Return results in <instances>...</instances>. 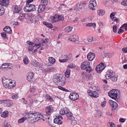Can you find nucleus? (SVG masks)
<instances>
[{
    "label": "nucleus",
    "mask_w": 127,
    "mask_h": 127,
    "mask_svg": "<svg viewBox=\"0 0 127 127\" xmlns=\"http://www.w3.org/2000/svg\"><path fill=\"white\" fill-rule=\"evenodd\" d=\"M53 81L54 83L56 84H58V83H61L62 86H65V84L67 83V79L63 76H61L60 74H55L53 78Z\"/></svg>",
    "instance_id": "obj_1"
},
{
    "label": "nucleus",
    "mask_w": 127,
    "mask_h": 127,
    "mask_svg": "<svg viewBox=\"0 0 127 127\" xmlns=\"http://www.w3.org/2000/svg\"><path fill=\"white\" fill-rule=\"evenodd\" d=\"M2 82L3 87L7 89H12V88H14V87L16 86V83H15V81L12 80L11 79H2Z\"/></svg>",
    "instance_id": "obj_2"
},
{
    "label": "nucleus",
    "mask_w": 127,
    "mask_h": 127,
    "mask_svg": "<svg viewBox=\"0 0 127 127\" xmlns=\"http://www.w3.org/2000/svg\"><path fill=\"white\" fill-rule=\"evenodd\" d=\"M87 5V2L85 1H80L74 7V10L75 11H78L80 10H82L83 8H85V7Z\"/></svg>",
    "instance_id": "obj_3"
},
{
    "label": "nucleus",
    "mask_w": 127,
    "mask_h": 127,
    "mask_svg": "<svg viewBox=\"0 0 127 127\" xmlns=\"http://www.w3.org/2000/svg\"><path fill=\"white\" fill-rule=\"evenodd\" d=\"M25 12H31L36 10V6L33 4H27L23 8Z\"/></svg>",
    "instance_id": "obj_4"
},
{
    "label": "nucleus",
    "mask_w": 127,
    "mask_h": 127,
    "mask_svg": "<svg viewBox=\"0 0 127 127\" xmlns=\"http://www.w3.org/2000/svg\"><path fill=\"white\" fill-rule=\"evenodd\" d=\"M25 116L27 117L28 119L31 120L32 123H36L37 120L36 117V112L32 113V112H28L26 113Z\"/></svg>",
    "instance_id": "obj_5"
},
{
    "label": "nucleus",
    "mask_w": 127,
    "mask_h": 127,
    "mask_svg": "<svg viewBox=\"0 0 127 127\" xmlns=\"http://www.w3.org/2000/svg\"><path fill=\"white\" fill-rule=\"evenodd\" d=\"M119 94H120V91L118 89H113L108 92L109 97L114 100H116L118 98Z\"/></svg>",
    "instance_id": "obj_6"
},
{
    "label": "nucleus",
    "mask_w": 127,
    "mask_h": 127,
    "mask_svg": "<svg viewBox=\"0 0 127 127\" xmlns=\"http://www.w3.org/2000/svg\"><path fill=\"white\" fill-rule=\"evenodd\" d=\"M88 7L90 10H96L98 7L97 1H96V0H91L89 1Z\"/></svg>",
    "instance_id": "obj_7"
},
{
    "label": "nucleus",
    "mask_w": 127,
    "mask_h": 127,
    "mask_svg": "<svg viewBox=\"0 0 127 127\" xmlns=\"http://www.w3.org/2000/svg\"><path fill=\"white\" fill-rule=\"evenodd\" d=\"M45 112L46 116H50L51 114L54 112V107H52V105L47 106L45 108Z\"/></svg>",
    "instance_id": "obj_8"
},
{
    "label": "nucleus",
    "mask_w": 127,
    "mask_h": 127,
    "mask_svg": "<svg viewBox=\"0 0 127 127\" xmlns=\"http://www.w3.org/2000/svg\"><path fill=\"white\" fill-rule=\"evenodd\" d=\"M27 80L29 82H32L34 80V77H35L34 72L33 71H29L27 73L26 75Z\"/></svg>",
    "instance_id": "obj_9"
},
{
    "label": "nucleus",
    "mask_w": 127,
    "mask_h": 127,
    "mask_svg": "<svg viewBox=\"0 0 127 127\" xmlns=\"http://www.w3.org/2000/svg\"><path fill=\"white\" fill-rule=\"evenodd\" d=\"M72 53H70L68 55H64V57H65V59H64L63 60L60 59L59 62L60 63H64V62H67L69 60H71V58H72Z\"/></svg>",
    "instance_id": "obj_10"
},
{
    "label": "nucleus",
    "mask_w": 127,
    "mask_h": 127,
    "mask_svg": "<svg viewBox=\"0 0 127 127\" xmlns=\"http://www.w3.org/2000/svg\"><path fill=\"white\" fill-rule=\"evenodd\" d=\"M106 68V66H105V64L104 63H102L99 65H97L96 67V70L97 72L98 73H102L103 71V70Z\"/></svg>",
    "instance_id": "obj_11"
},
{
    "label": "nucleus",
    "mask_w": 127,
    "mask_h": 127,
    "mask_svg": "<svg viewBox=\"0 0 127 127\" xmlns=\"http://www.w3.org/2000/svg\"><path fill=\"white\" fill-rule=\"evenodd\" d=\"M32 65L33 67H36L37 68L40 69V70H43V65L36 61H33L32 62Z\"/></svg>",
    "instance_id": "obj_12"
},
{
    "label": "nucleus",
    "mask_w": 127,
    "mask_h": 127,
    "mask_svg": "<svg viewBox=\"0 0 127 127\" xmlns=\"http://www.w3.org/2000/svg\"><path fill=\"white\" fill-rule=\"evenodd\" d=\"M61 120H63L62 116L59 115L58 116H57V117L54 120V123L59 125V126H60L63 124V122L61 121Z\"/></svg>",
    "instance_id": "obj_13"
},
{
    "label": "nucleus",
    "mask_w": 127,
    "mask_h": 127,
    "mask_svg": "<svg viewBox=\"0 0 127 127\" xmlns=\"http://www.w3.org/2000/svg\"><path fill=\"white\" fill-rule=\"evenodd\" d=\"M69 99L71 100V101H76V100L79 99V94L77 93H70L69 95Z\"/></svg>",
    "instance_id": "obj_14"
},
{
    "label": "nucleus",
    "mask_w": 127,
    "mask_h": 127,
    "mask_svg": "<svg viewBox=\"0 0 127 127\" xmlns=\"http://www.w3.org/2000/svg\"><path fill=\"white\" fill-rule=\"evenodd\" d=\"M91 65L90 62L88 61H85L84 62L81 63V65L80 66L81 69L82 70H85L87 67H89Z\"/></svg>",
    "instance_id": "obj_15"
},
{
    "label": "nucleus",
    "mask_w": 127,
    "mask_h": 127,
    "mask_svg": "<svg viewBox=\"0 0 127 127\" xmlns=\"http://www.w3.org/2000/svg\"><path fill=\"white\" fill-rule=\"evenodd\" d=\"M87 92L90 97H93V98H98L99 97V94L96 91L88 90Z\"/></svg>",
    "instance_id": "obj_16"
},
{
    "label": "nucleus",
    "mask_w": 127,
    "mask_h": 127,
    "mask_svg": "<svg viewBox=\"0 0 127 127\" xmlns=\"http://www.w3.org/2000/svg\"><path fill=\"white\" fill-rule=\"evenodd\" d=\"M109 104L112 108V109L113 110L118 109L119 106H118V103H117V102L113 101V100H109Z\"/></svg>",
    "instance_id": "obj_17"
},
{
    "label": "nucleus",
    "mask_w": 127,
    "mask_h": 127,
    "mask_svg": "<svg viewBox=\"0 0 127 127\" xmlns=\"http://www.w3.org/2000/svg\"><path fill=\"white\" fill-rule=\"evenodd\" d=\"M70 113V110H69V109L65 107L63 109H61L60 110V115H65L66 114V116H67L68 114Z\"/></svg>",
    "instance_id": "obj_18"
},
{
    "label": "nucleus",
    "mask_w": 127,
    "mask_h": 127,
    "mask_svg": "<svg viewBox=\"0 0 127 127\" xmlns=\"http://www.w3.org/2000/svg\"><path fill=\"white\" fill-rule=\"evenodd\" d=\"M50 20H51L52 23L58 22V14H55L54 15L51 16L50 17Z\"/></svg>",
    "instance_id": "obj_19"
},
{
    "label": "nucleus",
    "mask_w": 127,
    "mask_h": 127,
    "mask_svg": "<svg viewBox=\"0 0 127 127\" xmlns=\"http://www.w3.org/2000/svg\"><path fill=\"white\" fill-rule=\"evenodd\" d=\"M96 57V55L94 53L92 52H89L87 56V58L89 61H93Z\"/></svg>",
    "instance_id": "obj_20"
},
{
    "label": "nucleus",
    "mask_w": 127,
    "mask_h": 127,
    "mask_svg": "<svg viewBox=\"0 0 127 127\" xmlns=\"http://www.w3.org/2000/svg\"><path fill=\"white\" fill-rule=\"evenodd\" d=\"M69 41H72L73 42H76V41H79V36L76 35H71L68 38Z\"/></svg>",
    "instance_id": "obj_21"
},
{
    "label": "nucleus",
    "mask_w": 127,
    "mask_h": 127,
    "mask_svg": "<svg viewBox=\"0 0 127 127\" xmlns=\"http://www.w3.org/2000/svg\"><path fill=\"white\" fill-rule=\"evenodd\" d=\"M36 114L37 117V118H36V121H37V122H38V121H39L40 120H43V121H45V117H46V115L43 116L38 112H36Z\"/></svg>",
    "instance_id": "obj_22"
},
{
    "label": "nucleus",
    "mask_w": 127,
    "mask_h": 127,
    "mask_svg": "<svg viewBox=\"0 0 127 127\" xmlns=\"http://www.w3.org/2000/svg\"><path fill=\"white\" fill-rule=\"evenodd\" d=\"M27 44H28V45H30V46H35V47L36 48H37V49H39V48H40V47H41V44L39 43V44H35V43H33L32 42H30L29 41H28L27 42Z\"/></svg>",
    "instance_id": "obj_23"
},
{
    "label": "nucleus",
    "mask_w": 127,
    "mask_h": 127,
    "mask_svg": "<svg viewBox=\"0 0 127 127\" xmlns=\"http://www.w3.org/2000/svg\"><path fill=\"white\" fill-rule=\"evenodd\" d=\"M12 9L14 13H19V12L21 11V8L15 5L12 6Z\"/></svg>",
    "instance_id": "obj_24"
},
{
    "label": "nucleus",
    "mask_w": 127,
    "mask_h": 127,
    "mask_svg": "<svg viewBox=\"0 0 127 127\" xmlns=\"http://www.w3.org/2000/svg\"><path fill=\"white\" fill-rule=\"evenodd\" d=\"M46 8V6L45 5H42L40 4L39 5L38 8V12L39 13H41V12H43L44 10H45Z\"/></svg>",
    "instance_id": "obj_25"
},
{
    "label": "nucleus",
    "mask_w": 127,
    "mask_h": 127,
    "mask_svg": "<svg viewBox=\"0 0 127 127\" xmlns=\"http://www.w3.org/2000/svg\"><path fill=\"white\" fill-rule=\"evenodd\" d=\"M8 4V0H0V5L6 6Z\"/></svg>",
    "instance_id": "obj_26"
},
{
    "label": "nucleus",
    "mask_w": 127,
    "mask_h": 127,
    "mask_svg": "<svg viewBox=\"0 0 127 127\" xmlns=\"http://www.w3.org/2000/svg\"><path fill=\"white\" fill-rule=\"evenodd\" d=\"M3 31H5V32L6 33H8V34H11L12 32L11 29L8 26H6L5 28H4Z\"/></svg>",
    "instance_id": "obj_27"
},
{
    "label": "nucleus",
    "mask_w": 127,
    "mask_h": 127,
    "mask_svg": "<svg viewBox=\"0 0 127 127\" xmlns=\"http://www.w3.org/2000/svg\"><path fill=\"white\" fill-rule=\"evenodd\" d=\"M105 13H106V12L102 9H100L97 11V14L99 16H103L105 15Z\"/></svg>",
    "instance_id": "obj_28"
},
{
    "label": "nucleus",
    "mask_w": 127,
    "mask_h": 127,
    "mask_svg": "<svg viewBox=\"0 0 127 127\" xmlns=\"http://www.w3.org/2000/svg\"><path fill=\"white\" fill-rule=\"evenodd\" d=\"M45 99L47 100L48 101H49L50 102H53V98L50 96L49 94H46L44 96Z\"/></svg>",
    "instance_id": "obj_29"
},
{
    "label": "nucleus",
    "mask_w": 127,
    "mask_h": 127,
    "mask_svg": "<svg viewBox=\"0 0 127 127\" xmlns=\"http://www.w3.org/2000/svg\"><path fill=\"white\" fill-rule=\"evenodd\" d=\"M9 66H10V63L4 64L0 66V67L1 68V69H10V67H9Z\"/></svg>",
    "instance_id": "obj_30"
},
{
    "label": "nucleus",
    "mask_w": 127,
    "mask_h": 127,
    "mask_svg": "<svg viewBox=\"0 0 127 127\" xmlns=\"http://www.w3.org/2000/svg\"><path fill=\"white\" fill-rule=\"evenodd\" d=\"M43 24H44V25H46L48 28H52L53 27V25L52 24L48 23L47 22L44 21L43 22Z\"/></svg>",
    "instance_id": "obj_31"
},
{
    "label": "nucleus",
    "mask_w": 127,
    "mask_h": 127,
    "mask_svg": "<svg viewBox=\"0 0 127 127\" xmlns=\"http://www.w3.org/2000/svg\"><path fill=\"white\" fill-rule=\"evenodd\" d=\"M72 29L73 27L68 26L64 28V31H65V32H67L68 33H69V32H71V31H72Z\"/></svg>",
    "instance_id": "obj_32"
},
{
    "label": "nucleus",
    "mask_w": 127,
    "mask_h": 127,
    "mask_svg": "<svg viewBox=\"0 0 127 127\" xmlns=\"http://www.w3.org/2000/svg\"><path fill=\"white\" fill-rule=\"evenodd\" d=\"M67 117L68 118V120H70V121H73V120H75V117L72 115V113L69 112L68 114H67Z\"/></svg>",
    "instance_id": "obj_33"
},
{
    "label": "nucleus",
    "mask_w": 127,
    "mask_h": 127,
    "mask_svg": "<svg viewBox=\"0 0 127 127\" xmlns=\"http://www.w3.org/2000/svg\"><path fill=\"white\" fill-rule=\"evenodd\" d=\"M1 118H7L8 117V111H5L1 114Z\"/></svg>",
    "instance_id": "obj_34"
},
{
    "label": "nucleus",
    "mask_w": 127,
    "mask_h": 127,
    "mask_svg": "<svg viewBox=\"0 0 127 127\" xmlns=\"http://www.w3.org/2000/svg\"><path fill=\"white\" fill-rule=\"evenodd\" d=\"M70 74H71V70L70 69H67L65 72V76L66 78H69V77H70Z\"/></svg>",
    "instance_id": "obj_35"
},
{
    "label": "nucleus",
    "mask_w": 127,
    "mask_h": 127,
    "mask_svg": "<svg viewBox=\"0 0 127 127\" xmlns=\"http://www.w3.org/2000/svg\"><path fill=\"white\" fill-rule=\"evenodd\" d=\"M64 19V16L58 14V22H59V21H63Z\"/></svg>",
    "instance_id": "obj_36"
},
{
    "label": "nucleus",
    "mask_w": 127,
    "mask_h": 127,
    "mask_svg": "<svg viewBox=\"0 0 127 127\" xmlns=\"http://www.w3.org/2000/svg\"><path fill=\"white\" fill-rule=\"evenodd\" d=\"M4 8L3 6H0V16H2L4 14Z\"/></svg>",
    "instance_id": "obj_37"
},
{
    "label": "nucleus",
    "mask_w": 127,
    "mask_h": 127,
    "mask_svg": "<svg viewBox=\"0 0 127 127\" xmlns=\"http://www.w3.org/2000/svg\"><path fill=\"white\" fill-rule=\"evenodd\" d=\"M86 26L93 27V28H96V23H86Z\"/></svg>",
    "instance_id": "obj_38"
},
{
    "label": "nucleus",
    "mask_w": 127,
    "mask_h": 127,
    "mask_svg": "<svg viewBox=\"0 0 127 127\" xmlns=\"http://www.w3.org/2000/svg\"><path fill=\"white\" fill-rule=\"evenodd\" d=\"M27 119V118H26V117L21 118V119H20L18 120V124H22V123H24V122H25V121Z\"/></svg>",
    "instance_id": "obj_39"
},
{
    "label": "nucleus",
    "mask_w": 127,
    "mask_h": 127,
    "mask_svg": "<svg viewBox=\"0 0 127 127\" xmlns=\"http://www.w3.org/2000/svg\"><path fill=\"white\" fill-rule=\"evenodd\" d=\"M111 80L112 82H117V81H118V76H116V75L113 74V75L111 76Z\"/></svg>",
    "instance_id": "obj_40"
},
{
    "label": "nucleus",
    "mask_w": 127,
    "mask_h": 127,
    "mask_svg": "<svg viewBox=\"0 0 127 127\" xmlns=\"http://www.w3.org/2000/svg\"><path fill=\"white\" fill-rule=\"evenodd\" d=\"M49 61L51 63V64H54L56 60L53 57H49Z\"/></svg>",
    "instance_id": "obj_41"
},
{
    "label": "nucleus",
    "mask_w": 127,
    "mask_h": 127,
    "mask_svg": "<svg viewBox=\"0 0 127 127\" xmlns=\"http://www.w3.org/2000/svg\"><path fill=\"white\" fill-rule=\"evenodd\" d=\"M93 89H95V91H97V92H97L98 94V96H99V95H100V94L102 93V90H101V89H100V87L98 86L93 87Z\"/></svg>",
    "instance_id": "obj_42"
},
{
    "label": "nucleus",
    "mask_w": 127,
    "mask_h": 127,
    "mask_svg": "<svg viewBox=\"0 0 127 127\" xmlns=\"http://www.w3.org/2000/svg\"><path fill=\"white\" fill-rule=\"evenodd\" d=\"M85 70H86L87 73H91L93 71V69H92V67L90 65L85 68Z\"/></svg>",
    "instance_id": "obj_43"
},
{
    "label": "nucleus",
    "mask_w": 127,
    "mask_h": 127,
    "mask_svg": "<svg viewBox=\"0 0 127 127\" xmlns=\"http://www.w3.org/2000/svg\"><path fill=\"white\" fill-rule=\"evenodd\" d=\"M12 104V101L9 99H6V105L7 107H10Z\"/></svg>",
    "instance_id": "obj_44"
},
{
    "label": "nucleus",
    "mask_w": 127,
    "mask_h": 127,
    "mask_svg": "<svg viewBox=\"0 0 127 127\" xmlns=\"http://www.w3.org/2000/svg\"><path fill=\"white\" fill-rule=\"evenodd\" d=\"M23 62L24 64L26 65H27L28 63H29V61H28V58H27V56H25L23 59Z\"/></svg>",
    "instance_id": "obj_45"
},
{
    "label": "nucleus",
    "mask_w": 127,
    "mask_h": 127,
    "mask_svg": "<svg viewBox=\"0 0 127 127\" xmlns=\"http://www.w3.org/2000/svg\"><path fill=\"white\" fill-rule=\"evenodd\" d=\"M58 89H59V90H61L62 91H64V92H69L68 89H66L62 86H58Z\"/></svg>",
    "instance_id": "obj_46"
},
{
    "label": "nucleus",
    "mask_w": 127,
    "mask_h": 127,
    "mask_svg": "<svg viewBox=\"0 0 127 127\" xmlns=\"http://www.w3.org/2000/svg\"><path fill=\"white\" fill-rule=\"evenodd\" d=\"M24 17H25V14L21 13H20L18 18L19 19H20L21 20L22 19H24Z\"/></svg>",
    "instance_id": "obj_47"
},
{
    "label": "nucleus",
    "mask_w": 127,
    "mask_h": 127,
    "mask_svg": "<svg viewBox=\"0 0 127 127\" xmlns=\"http://www.w3.org/2000/svg\"><path fill=\"white\" fill-rule=\"evenodd\" d=\"M78 122L75 119H73V120H71V124L72 126H76L77 125Z\"/></svg>",
    "instance_id": "obj_48"
},
{
    "label": "nucleus",
    "mask_w": 127,
    "mask_h": 127,
    "mask_svg": "<svg viewBox=\"0 0 127 127\" xmlns=\"http://www.w3.org/2000/svg\"><path fill=\"white\" fill-rule=\"evenodd\" d=\"M87 41L88 42H94V38L92 36H89L87 38Z\"/></svg>",
    "instance_id": "obj_49"
},
{
    "label": "nucleus",
    "mask_w": 127,
    "mask_h": 127,
    "mask_svg": "<svg viewBox=\"0 0 127 127\" xmlns=\"http://www.w3.org/2000/svg\"><path fill=\"white\" fill-rule=\"evenodd\" d=\"M0 104L1 105H2L3 106H4L6 104V100H0Z\"/></svg>",
    "instance_id": "obj_50"
},
{
    "label": "nucleus",
    "mask_w": 127,
    "mask_h": 127,
    "mask_svg": "<svg viewBox=\"0 0 127 127\" xmlns=\"http://www.w3.org/2000/svg\"><path fill=\"white\" fill-rule=\"evenodd\" d=\"M112 76L113 75H112L111 74H109V73H107L106 74L105 77H106V79H107V80H109V79L112 78Z\"/></svg>",
    "instance_id": "obj_51"
},
{
    "label": "nucleus",
    "mask_w": 127,
    "mask_h": 127,
    "mask_svg": "<svg viewBox=\"0 0 127 127\" xmlns=\"http://www.w3.org/2000/svg\"><path fill=\"white\" fill-rule=\"evenodd\" d=\"M34 47H35V46H29V47H28V51H29V52H31V51H32V50L34 49Z\"/></svg>",
    "instance_id": "obj_52"
},
{
    "label": "nucleus",
    "mask_w": 127,
    "mask_h": 127,
    "mask_svg": "<svg viewBox=\"0 0 127 127\" xmlns=\"http://www.w3.org/2000/svg\"><path fill=\"white\" fill-rule=\"evenodd\" d=\"M45 121H46L48 124H51L52 120L50 119V117H48V118H45Z\"/></svg>",
    "instance_id": "obj_53"
},
{
    "label": "nucleus",
    "mask_w": 127,
    "mask_h": 127,
    "mask_svg": "<svg viewBox=\"0 0 127 127\" xmlns=\"http://www.w3.org/2000/svg\"><path fill=\"white\" fill-rule=\"evenodd\" d=\"M11 98L13 100H16V99H18V95L14 94L11 96Z\"/></svg>",
    "instance_id": "obj_54"
},
{
    "label": "nucleus",
    "mask_w": 127,
    "mask_h": 127,
    "mask_svg": "<svg viewBox=\"0 0 127 127\" xmlns=\"http://www.w3.org/2000/svg\"><path fill=\"white\" fill-rule=\"evenodd\" d=\"M42 2L43 3V5H45L46 6V5L48 3V1L47 0H41Z\"/></svg>",
    "instance_id": "obj_55"
},
{
    "label": "nucleus",
    "mask_w": 127,
    "mask_h": 127,
    "mask_svg": "<svg viewBox=\"0 0 127 127\" xmlns=\"http://www.w3.org/2000/svg\"><path fill=\"white\" fill-rule=\"evenodd\" d=\"M36 91V89H35V88H34V87H32L30 89V93H32V94L33 93H35Z\"/></svg>",
    "instance_id": "obj_56"
},
{
    "label": "nucleus",
    "mask_w": 127,
    "mask_h": 127,
    "mask_svg": "<svg viewBox=\"0 0 127 127\" xmlns=\"http://www.w3.org/2000/svg\"><path fill=\"white\" fill-rule=\"evenodd\" d=\"M106 105H107V101H104L102 102V103L101 104V107H102V108H104L106 107Z\"/></svg>",
    "instance_id": "obj_57"
},
{
    "label": "nucleus",
    "mask_w": 127,
    "mask_h": 127,
    "mask_svg": "<svg viewBox=\"0 0 127 127\" xmlns=\"http://www.w3.org/2000/svg\"><path fill=\"white\" fill-rule=\"evenodd\" d=\"M108 125L109 127H116V125H115V123H109Z\"/></svg>",
    "instance_id": "obj_58"
},
{
    "label": "nucleus",
    "mask_w": 127,
    "mask_h": 127,
    "mask_svg": "<svg viewBox=\"0 0 127 127\" xmlns=\"http://www.w3.org/2000/svg\"><path fill=\"white\" fill-rule=\"evenodd\" d=\"M125 28V30H127V23H125L121 26V28Z\"/></svg>",
    "instance_id": "obj_59"
},
{
    "label": "nucleus",
    "mask_w": 127,
    "mask_h": 127,
    "mask_svg": "<svg viewBox=\"0 0 127 127\" xmlns=\"http://www.w3.org/2000/svg\"><path fill=\"white\" fill-rule=\"evenodd\" d=\"M113 31L114 33H117V26L114 25L113 27Z\"/></svg>",
    "instance_id": "obj_60"
},
{
    "label": "nucleus",
    "mask_w": 127,
    "mask_h": 127,
    "mask_svg": "<svg viewBox=\"0 0 127 127\" xmlns=\"http://www.w3.org/2000/svg\"><path fill=\"white\" fill-rule=\"evenodd\" d=\"M121 4L123 5H124V6H127V1H125V0H123V1L121 2Z\"/></svg>",
    "instance_id": "obj_61"
},
{
    "label": "nucleus",
    "mask_w": 127,
    "mask_h": 127,
    "mask_svg": "<svg viewBox=\"0 0 127 127\" xmlns=\"http://www.w3.org/2000/svg\"><path fill=\"white\" fill-rule=\"evenodd\" d=\"M1 36L3 38H6V34L4 32H2L1 33Z\"/></svg>",
    "instance_id": "obj_62"
},
{
    "label": "nucleus",
    "mask_w": 127,
    "mask_h": 127,
    "mask_svg": "<svg viewBox=\"0 0 127 127\" xmlns=\"http://www.w3.org/2000/svg\"><path fill=\"white\" fill-rule=\"evenodd\" d=\"M4 125L5 127H11V126H10L9 123H7V122L4 123Z\"/></svg>",
    "instance_id": "obj_63"
},
{
    "label": "nucleus",
    "mask_w": 127,
    "mask_h": 127,
    "mask_svg": "<svg viewBox=\"0 0 127 127\" xmlns=\"http://www.w3.org/2000/svg\"><path fill=\"white\" fill-rule=\"evenodd\" d=\"M33 106V100H30V103L28 104L29 107H32Z\"/></svg>",
    "instance_id": "obj_64"
}]
</instances>
